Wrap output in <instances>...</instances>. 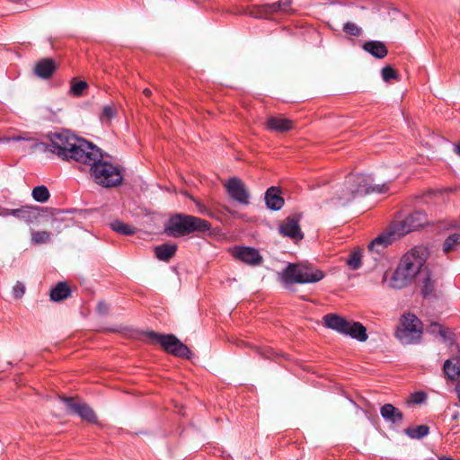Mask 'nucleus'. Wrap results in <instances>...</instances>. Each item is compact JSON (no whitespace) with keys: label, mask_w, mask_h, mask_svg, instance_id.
Segmentation results:
<instances>
[{"label":"nucleus","mask_w":460,"mask_h":460,"mask_svg":"<svg viewBox=\"0 0 460 460\" xmlns=\"http://www.w3.org/2000/svg\"><path fill=\"white\" fill-rule=\"evenodd\" d=\"M438 327H442V324H439L438 323H431L428 327L427 331L431 334L438 335Z\"/></svg>","instance_id":"nucleus-44"},{"label":"nucleus","mask_w":460,"mask_h":460,"mask_svg":"<svg viewBox=\"0 0 460 460\" xmlns=\"http://www.w3.org/2000/svg\"><path fill=\"white\" fill-rule=\"evenodd\" d=\"M232 255L250 266H259L263 261L259 251L253 247L235 246L232 251Z\"/></svg>","instance_id":"nucleus-14"},{"label":"nucleus","mask_w":460,"mask_h":460,"mask_svg":"<svg viewBox=\"0 0 460 460\" xmlns=\"http://www.w3.org/2000/svg\"><path fill=\"white\" fill-rule=\"evenodd\" d=\"M426 258L427 250L421 246H416L404 254L390 279L389 287L401 289L409 286L418 273L424 272L422 267Z\"/></svg>","instance_id":"nucleus-2"},{"label":"nucleus","mask_w":460,"mask_h":460,"mask_svg":"<svg viewBox=\"0 0 460 460\" xmlns=\"http://www.w3.org/2000/svg\"><path fill=\"white\" fill-rule=\"evenodd\" d=\"M323 323L327 328L345 335L350 321L335 314H328L323 316Z\"/></svg>","instance_id":"nucleus-17"},{"label":"nucleus","mask_w":460,"mask_h":460,"mask_svg":"<svg viewBox=\"0 0 460 460\" xmlns=\"http://www.w3.org/2000/svg\"><path fill=\"white\" fill-rule=\"evenodd\" d=\"M428 224L429 220L427 215L420 210H415L409 214L404 219L393 223L397 237H402Z\"/></svg>","instance_id":"nucleus-9"},{"label":"nucleus","mask_w":460,"mask_h":460,"mask_svg":"<svg viewBox=\"0 0 460 460\" xmlns=\"http://www.w3.org/2000/svg\"><path fill=\"white\" fill-rule=\"evenodd\" d=\"M177 245L163 243L155 247V257L162 261H169L176 253Z\"/></svg>","instance_id":"nucleus-22"},{"label":"nucleus","mask_w":460,"mask_h":460,"mask_svg":"<svg viewBox=\"0 0 460 460\" xmlns=\"http://www.w3.org/2000/svg\"><path fill=\"white\" fill-rule=\"evenodd\" d=\"M60 399L65 402L70 414H76L90 423H97V416L88 404L77 402L73 397L62 396Z\"/></svg>","instance_id":"nucleus-12"},{"label":"nucleus","mask_w":460,"mask_h":460,"mask_svg":"<svg viewBox=\"0 0 460 460\" xmlns=\"http://www.w3.org/2000/svg\"><path fill=\"white\" fill-rule=\"evenodd\" d=\"M423 333L421 321L413 314H403L400 318V325L395 332V337L403 344L420 342Z\"/></svg>","instance_id":"nucleus-7"},{"label":"nucleus","mask_w":460,"mask_h":460,"mask_svg":"<svg viewBox=\"0 0 460 460\" xmlns=\"http://www.w3.org/2000/svg\"><path fill=\"white\" fill-rule=\"evenodd\" d=\"M382 77L385 82H389L392 79H397L398 74L391 66H386L382 69Z\"/></svg>","instance_id":"nucleus-39"},{"label":"nucleus","mask_w":460,"mask_h":460,"mask_svg":"<svg viewBox=\"0 0 460 460\" xmlns=\"http://www.w3.org/2000/svg\"><path fill=\"white\" fill-rule=\"evenodd\" d=\"M211 229V224L200 217L178 213L172 216L164 228V233L178 238L192 233H205Z\"/></svg>","instance_id":"nucleus-4"},{"label":"nucleus","mask_w":460,"mask_h":460,"mask_svg":"<svg viewBox=\"0 0 460 460\" xmlns=\"http://www.w3.org/2000/svg\"><path fill=\"white\" fill-rule=\"evenodd\" d=\"M82 164L90 166L91 177L98 185L112 188L122 183L121 170L111 163L103 161L102 150L95 145Z\"/></svg>","instance_id":"nucleus-3"},{"label":"nucleus","mask_w":460,"mask_h":460,"mask_svg":"<svg viewBox=\"0 0 460 460\" xmlns=\"http://www.w3.org/2000/svg\"><path fill=\"white\" fill-rule=\"evenodd\" d=\"M438 335L444 341H450L452 343L454 341V333L449 332V330L443 325L442 327H438Z\"/></svg>","instance_id":"nucleus-41"},{"label":"nucleus","mask_w":460,"mask_h":460,"mask_svg":"<svg viewBox=\"0 0 460 460\" xmlns=\"http://www.w3.org/2000/svg\"><path fill=\"white\" fill-rule=\"evenodd\" d=\"M225 187L231 199L243 205L249 204L250 194L242 180L232 177L225 184Z\"/></svg>","instance_id":"nucleus-13"},{"label":"nucleus","mask_w":460,"mask_h":460,"mask_svg":"<svg viewBox=\"0 0 460 460\" xmlns=\"http://www.w3.org/2000/svg\"><path fill=\"white\" fill-rule=\"evenodd\" d=\"M117 111L114 104L105 105L100 115V119L102 123H110V121L116 116Z\"/></svg>","instance_id":"nucleus-35"},{"label":"nucleus","mask_w":460,"mask_h":460,"mask_svg":"<svg viewBox=\"0 0 460 460\" xmlns=\"http://www.w3.org/2000/svg\"><path fill=\"white\" fill-rule=\"evenodd\" d=\"M425 277L421 279L420 293L424 298L431 299L437 296L435 288V280L431 279L429 272H425Z\"/></svg>","instance_id":"nucleus-23"},{"label":"nucleus","mask_w":460,"mask_h":460,"mask_svg":"<svg viewBox=\"0 0 460 460\" xmlns=\"http://www.w3.org/2000/svg\"><path fill=\"white\" fill-rule=\"evenodd\" d=\"M348 329L345 335H349L358 341H366L367 340V329L362 323L350 321Z\"/></svg>","instance_id":"nucleus-26"},{"label":"nucleus","mask_w":460,"mask_h":460,"mask_svg":"<svg viewBox=\"0 0 460 460\" xmlns=\"http://www.w3.org/2000/svg\"><path fill=\"white\" fill-rule=\"evenodd\" d=\"M140 340L151 344H160L162 349L168 354L174 357L190 359L193 357L192 351L187 345L182 343L173 334H163L155 331H145L141 332Z\"/></svg>","instance_id":"nucleus-5"},{"label":"nucleus","mask_w":460,"mask_h":460,"mask_svg":"<svg viewBox=\"0 0 460 460\" xmlns=\"http://www.w3.org/2000/svg\"><path fill=\"white\" fill-rule=\"evenodd\" d=\"M97 310L100 314H107L109 311L108 305L105 302L101 301L98 303Z\"/></svg>","instance_id":"nucleus-45"},{"label":"nucleus","mask_w":460,"mask_h":460,"mask_svg":"<svg viewBox=\"0 0 460 460\" xmlns=\"http://www.w3.org/2000/svg\"><path fill=\"white\" fill-rule=\"evenodd\" d=\"M224 209H226L227 212H230L229 208H227L226 207H223Z\"/></svg>","instance_id":"nucleus-52"},{"label":"nucleus","mask_w":460,"mask_h":460,"mask_svg":"<svg viewBox=\"0 0 460 460\" xmlns=\"http://www.w3.org/2000/svg\"><path fill=\"white\" fill-rule=\"evenodd\" d=\"M345 187L351 190L358 196H364L371 192L385 193L389 188L386 184L373 185V180L367 174H349L345 179Z\"/></svg>","instance_id":"nucleus-8"},{"label":"nucleus","mask_w":460,"mask_h":460,"mask_svg":"<svg viewBox=\"0 0 460 460\" xmlns=\"http://www.w3.org/2000/svg\"><path fill=\"white\" fill-rule=\"evenodd\" d=\"M264 125L267 130L279 134L287 133L295 128V122L282 114L269 116Z\"/></svg>","instance_id":"nucleus-15"},{"label":"nucleus","mask_w":460,"mask_h":460,"mask_svg":"<svg viewBox=\"0 0 460 460\" xmlns=\"http://www.w3.org/2000/svg\"><path fill=\"white\" fill-rule=\"evenodd\" d=\"M453 150L455 154L460 156V139L454 144Z\"/></svg>","instance_id":"nucleus-48"},{"label":"nucleus","mask_w":460,"mask_h":460,"mask_svg":"<svg viewBox=\"0 0 460 460\" xmlns=\"http://www.w3.org/2000/svg\"><path fill=\"white\" fill-rule=\"evenodd\" d=\"M334 194L336 196L335 199L342 205L347 204L357 197L351 190L345 187V181L336 187Z\"/></svg>","instance_id":"nucleus-28"},{"label":"nucleus","mask_w":460,"mask_h":460,"mask_svg":"<svg viewBox=\"0 0 460 460\" xmlns=\"http://www.w3.org/2000/svg\"><path fill=\"white\" fill-rule=\"evenodd\" d=\"M324 278L323 271L308 265L288 263L280 273V279L285 284L315 283Z\"/></svg>","instance_id":"nucleus-6"},{"label":"nucleus","mask_w":460,"mask_h":460,"mask_svg":"<svg viewBox=\"0 0 460 460\" xmlns=\"http://www.w3.org/2000/svg\"><path fill=\"white\" fill-rule=\"evenodd\" d=\"M443 371L449 380H456L460 375V358L447 359L443 365Z\"/></svg>","instance_id":"nucleus-25"},{"label":"nucleus","mask_w":460,"mask_h":460,"mask_svg":"<svg viewBox=\"0 0 460 460\" xmlns=\"http://www.w3.org/2000/svg\"><path fill=\"white\" fill-rule=\"evenodd\" d=\"M11 216L31 224L38 221L40 214L38 207L22 206L19 208L12 209Z\"/></svg>","instance_id":"nucleus-18"},{"label":"nucleus","mask_w":460,"mask_h":460,"mask_svg":"<svg viewBox=\"0 0 460 460\" xmlns=\"http://www.w3.org/2000/svg\"><path fill=\"white\" fill-rule=\"evenodd\" d=\"M427 400V394L423 391L414 392L410 394L407 403L408 404H420Z\"/></svg>","instance_id":"nucleus-37"},{"label":"nucleus","mask_w":460,"mask_h":460,"mask_svg":"<svg viewBox=\"0 0 460 460\" xmlns=\"http://www.w3.org/2000/svg\"><path fill=\"white\" fill-rule=\"evenodd\" d=\"M451 226H452V227H457V226H458V225H457L456 223H454V224H451Z\"/></svg>","instance_id":"nucleus-51"},{"label":"nucleus","mask_w":460,"mask_h":460,"mask_svg":"<svg viewBox=\"0 0 460 460\" xmlns=\"http://www.w3.org/2000/svg\"><path fill=\"white\" fill-rule=\"evenodd\" d=\"M367 250L370 253H373V254L375 253L376 255H380L384 252L385 248H381L380 244L371 247V243H370L367 246Z\"/></svg>","instance_id":"nucleus-43"},{"label":"nucleus","mask_w":460,"mask_h":460,"mask_svg":"<svg viewBox=\"0 0 460 460\" xmlns=\"http://www.w3.org/2000/svg\"><path fill=\"white\" fill-rule=\"evenodd\" d=\"M258 353L265 358H270L273 356V351L270 349H258Z\"/></svg>","instance_id":"nucleus-46"},{"label":"nucleus","mask_w":460,"mask_h":460,"mask_svg":"<svg viewBox=\"0 0 460 460\" xmlns=\"http://www.w3.org/2000/svg\"><path fill=\"white\" fill-rule=\"evenodd\" d=\"M143 93L146 97H150L152 95V91L149 88H145Z\"/></svg>","instance_id":"nucleus-49"},{"label":"nucleus","mask_w":460,"mask_h":460,"mask_svg":"<svg viewBox=\"0 0 460 460\" xmlns=\"http://www.w3.org/2000/svg\"><path fill=\"white\" fill-rule=\"evenodd\" d=\"M50 241V233L48 231H33L31 233V243L34 244L47 243Z\"/></svg>","instance_id":"nucleus-36"},{"label":"nucleus","mask_w":460,"mask_h":460,"mask_svg":"<svg viewBox=\"0 0 460 460\" xmlns=\"http://www.w3.org/2000/svg\"><path fill=\"white\" fill-rule=\"evenodd\" d=\"M197 206L200 214L206 215L212 218H217V213L212 208L199 203H197Z\"/></svg>","instance_id":"nucleus-42"},{"label":"nucleus","mask_w":460,"mask_h":460,"mask_svg":"<svg viewBox=\"0 0 460 460\" xmlns=\"http://www.w3.org/2000/svg\"><path fill=\"white\" fill-rule=\"evenodd\" d=\"M71 288L66 282H58L50 290V299L54 302H60L71 296Z\"/></svg>","instance_id":"nucleus-24"},{"label":"nucleus","mask_w":460,"mask_h":460,"mask_svg":"<svg viewBox=\"0 0 460 460\" xmlns=\"http://www.w3.org/2000/svg\"><path fill=\"white\" fill-rule=\"evenodd\" d=\"M404 433L412 439H421L429 433V427L428 425H419L414 428H407Z\"/></svg>","instance_id":"nucleus-30"},{"label":"nucleus","mask_w":460,"mask_h":460,"mask_svg":"<svg viewBox=\"0 0 460 460\" xmlns=\"http://www.w3.org/2000/svg\"><path fill=\"white\" fill-rule=\"evenodd\" d=\"M57 69V62L50 58H45L35 64L33 71L38 77L41 79H49L55 74Z\"/></svg>","instance_id":"nucleus-16"},{"label":"nucleus","mask_w":460,"mask_h":460,"mask_svg":"<svg viewBox=\"0 0 460 460\" xmlns=\"http://www.w3.org/2000/svg\"><path fill=\"white\" fill-rule=\"evenodd\" d=\"M343 31L351 36H359L362 32L361 28L357 24L348 22L343 25Z\"/></svg>","instance_id":"nucleus-38"},{"label":"nucleus","mask_w":460,"mask_h":460,"mask_svg":"<svg viewBox=\"0 0 460 460\" xmlns=\"http://www.w3.org/2000/svg\"><path fill=\"white\" fill-rule=\"evenodd\" d=\"M439 460H455V459H453L451 457L442 456L439 458Z\"/></svg>","instance_id":"nucleus-50"},{"label":"nucleus","mask_w":460,"mask_h":460,"mask_svg":"<svg viewBox=\"0 0 460 460\" xmlns=\"http://www.w3.org/2000/svg\"><path fill=\"white\" fill-rule=\"evenodd\" d=\"M396 238H398L397 234H395L394 225L392 224L387 233L379 234L371 242V247L380 244L381 248L385 249Z\"/></svg>","instance_id":"nucleus-27"},{"label":"nucleus","mask_w":460,"mask_h":460,"mask_svg":"<svg viewBox=\"0 0 460 460\" xmlns=\"http://www.w3.org/2000/svg\"><path fill=\"white\" fill-rule=\"evenodd\" d=\"M362 254L359 250L352 252L347 259V264L350 270H358L362 263Z\"/></svg>","instance_id":"nucleus-33"},{"label":"nucleus","mask_w":460,"mask_h":460,"mask_svg":"<svg viewBox=\"0 0 460 460\" xmlns=\"http://www.w3.org/2000/svg\"><path fill=\"white\" fill-rule=\"evenodd\" d=\"M290 0H279L273 4L252 5L248 7L246 14L257 19H270L277 13H285L290 9Z\"/></svg>","instance_id":"nucleus-10"},{"label":"nucleus","mask_w":460,"mask_h":460,"mask_svg":"<svg viewBox=\"0 0 460 460\" xmlns=\"http://www.w3.org/2000/svg\"><path fill=\"white\" fill-rule=\"evenodd\" d=\"M111 227L113 231L123 235H133L137 231L136 227L125 224L120 220H114L111 222Z\"/></svg>","instance_id":"nucleus-31"},{"label":"nucleus","mask_w":460,"mask_h":460,"mask_svg":"<svg viewBox=\"0 0 460 460\" xmlns=\"http://www.w3.org/2000/svg\"><path fill=\"white\" fill-rule=\"evenodd\" d=\"M460 247V232L451 234L443 243V252L447 254Z\"/></svg>","instance_id":"nucleus-29"},{"label":"nucleus","mask_w":460,"mask_h":460,"mask_svg":"<svg viewBox=\"0 0 460 460\" xmlns=\"http://www.w3.org/2000/svg\"><path fill=\"white\" fill-rule=\"evenodd\" d=\"M266 206L271 210H279L284 205V199L278 187H270L265 192Z\"/></svg>","instance_id":"nucleus-20"},{"label":"nucleus","mask_w":460,"mask_h":460,"mask_svg":"<svg viewBox=\"0 0 460 460\" xmlns=\"http://www.w3.org/2000/svg\"><path fill=\"white\" fill-rule=\"evenodd\" d=\"M46 137L49 141V144L46 145L47 151L57 155L62 160L75 161L80 164L94 146L84 138L77 137L68 130L49 132Z\"/></svg>","instance_id":"nucleus-1"},{"label":"nucleus","mask_w":460,"mask_h":460,"mask_svg":"<svg viewBox=\"0 0 460 460\" xmlns=\"http://www.w3.org/2000/svg\"><path fill=\"white\" fill-rule=\"evenodd\" d=\"M363 49L378 59L385 58L388 54V49L385 44L378 40L366 41L363 44Z\"/></svg>","instance_id":"nucleus-21"},{"label":"nucleus","mask_w":460,"mask_h":460,"mask_svg":"<svg viewBox=\"0 0 460 460\" xmlns=\"http://www.w3.org/2000/svg\"><path fill=\"white\" fill-rule=\"evenodd\" d=\"M87 88L88 84L85 81H76L75 78L71 80L70 92L73 95L80 97Z\"/></svg>","instance_id":"nucleus-34"},{"label":"nucleus","mask_w":460,"mask_h":460,"mask_svg":"<svg viewBox=\"0 0 460 460\" xmlns=\"http://www.w3.org/2000/svg\"><path fill=\"white\" fill-rule=\"evenodd\" d=\"M25 290H26L25 285L21 281H17L13 288V297L16 299L22 297L23 295L25 294Z\"/></svg>","instance_id":"nucleus-40"},{"label":"nucleus","mask_w":460,"mask_h":460,"mask_svg":"<svg viewBox=\"0 0 460 460\" xmlns=\"http://www.w3.org/2000/svg\"><path fill=\"white\" fill-rule=\"evenodd\" d=\"M32 198L38 202H46L49 200L50 194L48 188L44 185L37 186L32 190Z\"/></svg>","instance_id":"nucleus-32"},{"label":"nucleus","mask_w":460,"mask_h":460,"mask_svg":"<svg viewBox=\"0 0 460 460\" xmlns=\"http://www.w3.org/2000/svg\"><path fill=\"white\" fill-rule=\"evenodd\" d=\"M12 209L0 207V217L11 216Z\"/></svg>","instance_id":"nucleus-47"},{"label":"nucleus","mask_w":460,"mask_h":460,"mask_svg":"<svg viewBox=\"0 0 460 460\" xmlns=\"http://www.w3.org/2000/svg\"><path fill=\"white\" fill-rule=\"evenodd\" d=\"M302 214L299 213L286 217L279 226V234L285 237H289L296 243L301 241L304 238V234L299 226Z\"/></svg>","instance_id":"nucleus-11"},{"label":"nucleus","mask_w":460,"mask_h":460,"mask_svg":"<svg viewBox=\"0 0 460 460\" xmlns=\"http://www.w3.org/2000/svg\"><path fill=\"white\" fill-rule=\"evenodd\" d=\"M384 280L386 279V273L384 274V278H383Z\"/></svg>","instance_id":"nucleus-53"},{"label":"nucleus","mask_w":460,"mask_h":460,"mask_svg":"<svg viewBox=\"0 0 460 460\" xmlns=\"http://www.w3.org/2000/svg\"><path fill=\"white\" fill-rule=\"evenodd\" d=\"M380 414L387 422L400 425L403 420V413L391 403H385L380 408Z\"/></svg>","instance_id":"nucleus-19"}]
</instances>
